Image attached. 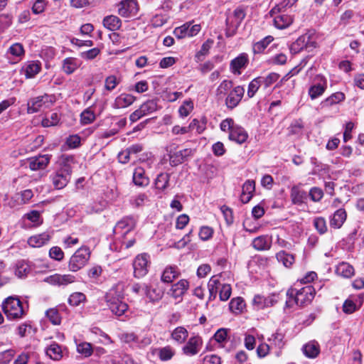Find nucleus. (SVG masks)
<instances>
[{
	"label": "nucleus",
	"instance_id": "nucleus-21",
	"mask_svg": "<svg viewBox=\"0 0 364 364\" xmlns=\"http://www.w3.org/2000/svg\"><path fill=\"white\" fill-rule=\"evenodd\" d=\"M50 236L48 232H43L30 237L28 244L32 247H41L48 242Z\"/></svg>",
	"mask_w": 364,
	"mask_h": 364
},
{
	"label": "nucleus",
	"instance_id": "nucleus-54",
	"mask_svg": "<svg viewBox=\"0 0 364 364\" xmlns=\"http://www.w3.org/2000/svg\"><path fill=\"white\" fill-rule=\"evenodd\" d=\"M16 352L13 349H9L0 353V363L7 364L14 357Z\"/></svg>",
	"mask_w": 364,
	"mask_h": 364
},
{
	"label": "nucleus",
	"instance_id": "nucleus-23",
	"mask_svg": "<svg viewBox=\"0 0 364 364\" xmlns=\"http://www.w3.org/2000/svg\"><path fill=\"white\" fill-rule=\"evenodd\" d=\"M133 182L137 186H146L149 183V179L145 174L142 167H136L133 173Z\"/></svg>",
	"mask_w": 364,
	"mask_h": 364
},
{
	"label": "nucleus",
	"instance_id": "nucleus-1",
	"mask_svg": "<svg viewBox=\"0 0 364 364\" xmlns=\"http://www.w3.org/2000/svg\"><path fill=\"white\" fill-rule=\"evenodd\" d=\"M71 156H63L60 167L50 175L53 186L56 189H62L67 186L72 174L71 163L73 162Z\"/></svg>",
	"mask_w": 364,
	"mask_h": 364
},
{
	"label": "nucleus",
	"instance_id": "nucleus-13",
	"mask_svg": "<svg viewBox=\"0 0 364 364\" xmlns=\"http://www.w3.org/2000/svg\"><path fill=\"white\" fill-rule=\"evenodd\" d=\"M107 302L110 311L117 317L125 315L128 310V305L119 299H109Z\"/></svg>",
	"mask_w": 364,
	"mask_h": 364
},
{
	"label": "nucleus",
	"instance_id": "nucleus-22",
	"mask_svg": "<svg viewBox=\"0 0 364 364\" xmlns=\"http://www.w3.org/2000/svg\"><path fill=\"white\" fill-rule=\"evenodd\" d=\"M272 244L271 237L267 235H261L255 238L252 241V247L258 251H264L270 249Z\"/></svg>",
	"mask_w": 364,
	"mask_h": 364
},
{
	"label": "nucleus",
	"instance_id": "nucleus-18",
	"mask_svg": "<svg viewBox=\"0 0 364 364\" xmlns=\"http://www.w3.org/2000/svg\"><path fill=\"white\" fill-rule=\"evenodd\" d=\"M248 63L247 55L245 53L240 54L230 62V69L234 74L240 75V69L244 68Z\"/></svg>",
	"mask_w": 364,
	"mask_h": 364
},
{
	"label": "nucleus",
	"instance_id": "nucleus-25",
	"mask_svg": "<svg viewBox=\"0 0 364 364\" xmlns=\"http://www.w3.org/2000/svg\"><path fill=\"white\" fill-rule=\"evenodd\" d=\"M346 217L347 214L344 209L341 208L337 210L331 218V227L335 229L340 228L346 221Z\"/></svg>",
	"mask_w": 364,
	"mask_h": 364
},
{
	"label": "nucleus",
	"instance_id": "nucleus-59",
	"mask_svg": "<svg viewBox=\"0 0 364 364\" xmlns=\"http://www.w3.org/2000/svg\"><path fill=\"white\" fill-rule=\"evenodd\" d=\"M119 83L116 76L110 75L105 79V87L107 90L112 91Z\"/></svg>",
	"mask_w": 364,
	"mask_h": 364
},
{
	"label": "nucleus",
	"instance_id": "nucleus-63",
	"mask_svg": "<svg viewBox=\"0 0 364 364\" xmlns=\"http://www.w3.org/2000/svg\"><path fill=\"white\" fill-rule=\"evenodd\" d=\"M46 0H36L32 6V11L35 14H39L44 11L46 6Z\"/></svg>",
	"mask_w": 364,
	"mask_h": 364
},
{
	"label": "nucleus",
	"instance_id": "nucleus-10",
	"mask_svg": "<svg viewBox=\"0 0 364 364\" xmlns=\"http://www.w3.org/2000/svg\"><path fill=\"white\" fill-rule=\"evenodd\" d=\"M245 94V88L242 86L235 87L228 95L225 99V105L228 109H233L241 102Z\"/></svg>",
	"mask_w": 364,
	"mask_h": 364
},
{
	"label": "nucleus",
	"instance_id": "nucleus-9",
	"mask_svg": "<svg viewBox=\"0 0 364 364\" xmlns=\"http://www.w3.org/2000/svg\"><path fill=\"white\" fill-rule=\"evenodd\" d=\"M149 255L141 254L136 257L133 262L134 275L141 278L148 272Z\"/></svg>",
	"mask_w": 364,
	"mask_h": 364
},
{
	"label": "nucleus",
	"instance_id": "nucleus-3",
	"mask_svg": "<svg viewBox=\"0 0 364 364\" xmlns=\"http://www.w3.org/2000/svg\"><path fill=\"white\" fill-rule=\"evenodd\" d=\"M55 102L53 95L45 94L31 98L27 103V112L33 114L41 111L43 109L48 108Z\"/></svg>",
	"mask_w": 364,
	"mask_h": 364
},
{
	"label": "nucleus",
	"instance_id": "nucleus-26",
	"mask_svg": "<svg viewBox=\"0 0 364 364\" xmlns=\"http://www.w3.org/2000/svg\"><path fill=\"white\" fill-rule=\"evenodd\" d=\"M103 26L109 31H117L122 26L121 19L114 15L105 16L102 21Z\"/></svg>",
	"mask_w": 364,
	"mask_h": 364
},
{
	"label": "nucleus",
	"instance_id": "nucleus-2",
	"mask_svg": "<svg viewBox=\"0 0 364 364\" xmlns=\"http://www.w3.org/2000/svg\"><path fill=\"white\" fill-rule=\"evenodd\" d=\"M2 309L9 319H20L25 315L22 303L17 297L9 296L2 303Z\"/></svg>",
	"mask_w": 364,
	"mask_h": 364
},
{
	"label": "nucleus",
	"instance_id": "nucleus-32",
	"mask_svg": "<svg viewBox=\"0 0 364 364\" xmlns=\"http://www.w3.org/2000/svg\"><path fill=\"white\" fill-rule=\"evenodd\" d=\"M345 100V95L341 92H337L332 94L323 102L321 105L322 107H328L333 105L338 104Z\"/></svg>",
	"mask_w": 364,
	"mask_h": 364
},
{
	"label": "nucleus",
	"instance_id": "nucleus-11",
	"mask_svg": "<svg viewBox=\"0 0 364 364\" xmlns=\"http://www.w3.org/2000/svg\"><path fill=\"white\" fill-rule=\"evenodd\" d=\"M51 155L39 154L27 159L28 167L31 171H36L45 169L50 163Z\"/></svg>",
	"mask_w": 364,
	"mask_h": 364
},
{
	"label": "nucleus",
	"instance_id": "nucleus-48",
	"mask_svg": "<svg viewBox=\"0 0 364 364\" xmlns=\"http://www.w3.org/2000/svg\"><path fill=\"white\" fill-rule=\"evenodd\" d=\"M140 108L144 114L146 115L157 109V103L154 100H150L143 103Z\"/></svg>",
	"mask_w": 364,
	"mask_h": 364
},
{
	"label": "nucleus",
	"instance_id": "nucleus-31",
	"mask_svg": "<svg viewBox=\"0 0 364 364\" xmlns=\"http://www.w3.org/2000/svg\"><path fill=\"white\" fill-rule=\"evenodd\" d=\"M180 274L179 271L176 267H166L161 275V281L166 283H171L177 278Z\"/></svg>",
	"mask_w": 364,
	"mask_h": 364
},
{
	"label": "nucleus",
	"instance_id": "nucleus-49",
	"mask_svg": "<svg viewBox=\"0 0 364 364\" xmlns=\"http://www.w3.org/2000/svg\"><path fill=\"white\" fill-rule=\"evenodd\" d=\"M77 350L85 357H89L92 353V347L90 343L82 342L77 346Z\"/></svg>",
	"mask_w": 364,
	"mask_h": 364
},
{
	"label": "nucleus",
	"instance_id": "nucleus-17",
	"mask_svg": "<svg viewBox=\"0 0 364 364\" xmlns=\"http://www.w3.org/2000/svg\"><path fill=\"white\" fill-rule=\"evenodd\" d=\"M255 191V182L253 180H247L242 186L240 200L243 203H247L253 196Z\"/></svg>",
	"mask_w": 364,
	"mask_h": 364
},
{
	"label": "nucleus",
	"instance_id": "nucleus-62",
	"mask_svg": "<svg viewBox=\"0 0 364 364\" xmlns=\"http://www.w3.org/2000/svg\"><path fill=\"white\" fill-rule=\"evenodd\" d=\"M259 78L261 79L262 84H264L265 87H269L278 80L279 75L275 73H271L267 77H259Z\"/></svg>",
	"mask_w": 364,
	"mask_h": 364
},
{
	"label": "nucleus",
	"instance_id": "nucleus-41",
	"mask_svg": "<svg viewBox=\"0 0 364 364\" xmlns=\"http://www.w3.org/2000/svg\"><path fill=\"white\" fill-rule=\"evenodd\" d=\"M158 356L162 361L171 360L175 354L174 350L169 346L160 348L157 350Z\"/></svg>",
	"mask_w": 364,
	"mask_h": 364
},
{
	"label": "nucleus",
	"instance_id": "nucleus-19",
	"mask_svg": "<svg viewBox=\"0 0 364 364\" xmlns=\"http://www.w3.org/2000/svg\"><path fill=\"white\" fill-rule=\"evenodd\" d=\"M248 134L241 127L235 125L229 134V139L240 144H243L247 139Z\"/></svg>",
	"mask_w": 364,
	"mask_h": 364
},
{
	"label": "nucleus",
	"instance_id": "nucleus-56",
	"mask_svg": "<svg viewBox=\"0 0 364 364\" xmlns=\"http://www.w3.org/2000/svg\"><path fill=\"white\" fill-rule=\"evenodd\" d=\"M232 86V82L231 80H223L220 84L216 90V95L218 96L225 95L226 92L230 90Z\"/></svg>",
	"mask_w": 364,
	"mask_h": 364
},
{
	"label": "nucleus",
	"instance_id": "nucleus-14",
	"mask_svg": "<svg viewBox=\"0 0 364 364\" xmlns=\"http://www.w3.org/2000/svg\"><path fill=\"white\" fill-rule=\"evenodd\" d=\"M75 277L70 274H55L45 279V282L53 285H68L74 282Z\"/></svg>",
	"mask_w": 364,
	"mask_h": 364
},
{
	"label": "nucleus",
	"instance_id": "nucleus-29",
	"mask_svg": "<svg viewBox=\"0 0 364 364\" xmlns=\"http://www.w3.org/2000/svg\"><path fill=\"white\" fill-rule=\"evenodd\" d=\"M46 355L54 360H60L63 356V351L61 346L57 343H51L46 350Z\"/></svg>",
	"mask_w": 364,
	"mask_h": 364
},
{
	"label": "nucleus",
	"instance_id": "nucleus-28",
	"mask_svg": "<svg viewBox=\"0 0 364 364\" xmlns=\"http://www.w3.org/2000/svg\"><path fill=\"white\" fill-rule=\"evenodd\" d=\"M323 82H319L311 86L309 89V95L311 100H315L323 94L326 87L327 82L325 79H323Z\"/></svg>",
	"mask_w": 364,
	"mask_h": 364
},
{
	"label": "nucleus",
	"instance_id": "nucleus-4",
	"mask_svg": "<svg viewBox=\"0 0 364 364\" xmlns=\"http://www.w3.org/2000/svg\"><path fill=\"white\" fill-rule=\"evenodd\" d=\"M90 258V251L87 247L79 248L70 257L69 261V269L72 272H77L82 268Z\"/></svg>",
	"mask_w": 364,
	"mask_h": 364
},
{
	"label": "nucleus",
	"instance_id": "nucleus-51",
	"mask_svg": "<svg viewBox=\"0 0 364 364\" xmlns=\"http://www.w3.org/2000/svg\"><path fill=\"white\" fill-rule=\"evenodd\" d=\"M220 286V282L218 279H215V277H212L208 284V287L210 292V297L215 298L218 289H219Z\"/></svg>",
	"mask_w": 364,
	"mask_h": 364
},
{
	"label": "nucleus",
	"instance_id": "nucleus-64",
	"mask_svg": "<svg viewBox=\"0 0 364 364\" xmlns=\"http://www.w3.org/2000/svg\"><path fill=\"white\" fill-rule=\"evenodd\" d=\"M213 234V230L208 226H203L199 232L200 238L203 240H208L212 237Z\"/></svg>",
	"mask_w": 364,
	"mask_h": 364
},
{
	"label": "nucleus",
	"instance_id": "nucleus-57",
	"mask_svg": "<svg viewBox=\"0 0 364 364\" xmlns=\"http://www.w3.org/2000/svg\"><path fill=\"white\" fill-rule=\"evenodd\" d=\"M287 301L285 303V309H289L293 307L294 304H296V293L295 289L291 288L287 291Z\"/></svg>",
	"mask_w": 364,
	"mask_h": 364
},
{
	"label": "nucleus",
	"instance_id": "nucleus-60",
	"mask_svg": "<svg viewBox=\"0 0 364 364\" xmlns=\"http://www.w3.org/2000/svg\"><path fill=\"white\" fill-rule=\"evenodd\" d=\"M232 289L230 284H223L220 290V299L221 301H227L231 295Z\"/></svg>",
	"mask_w": 364,
	"mask_h": 364
},
{
	"label": "nucleus",
	"instance_id": "nucleus-15",
	"mask_svg": "<svg viewBox=\"0 0 364 364\" xmlns=\"http://www.w3.org/2000/svg\"><path fill=\"white\" fill-rule=\"evenodd\" d=\"M189 283L186 279H181L177 283L172 285L168 294L175 299H181L183 294L187 291Z\"/></svg>",
	"mask_w": 364,
	"mask_h": 364
},
{
	"label": "nucleus",
	"instance_id": "nucleus-35",
	"mask_svg": "<svg viewBox=\"0 0 364 364\" xmlns=\"http://www.w3.org/2000/svg\"><path fill=\"white\" fill-rule=\"evenodd\" d=\"M79 66L75 58H66L63 62V70L68 75L72 74Z\"/></svg>",
	"mask_w": 364,
	"mask_h": 364
},
{
	"label": "nucleus",
	"instance_id": "nucleus-46",
	"mask_svg": "<svg viewBox=\"0 0 364 364\" xmlns=\"http://www.w3.org/2000/svg\"><path fill=\"white\" fill-rule=\"evenodd\" d=\"M260 80L261 79L259 78L258 77L252 80L249 83L247 90V96L249 98L253 97L257 91L258 90L259 87L261 86V85H262Z\"/></svg>",
	"mask_w": 364,
	"mask_h": 364
},
{
	"label": "nucleus",
	"instance_id": "nucleus-6",
	"mask_svg": "<svg viewBox=\"0 0 364 364\" xmlns=\"http://www.w3.org/2000/svg\"><path fill=\"white\" fill-rule=\"evenodd\" d=\"M136 225V219L133 216H126L117 222L114 228L117 235L124 237L127 233L132 231Z\"/></svg>",
	"mask_w": 364,
	"mask_h": 364
},
{
	"label": "nucleus",
	"instance_id": "nucleus-38",
	"mask_svg": "<svg viewBox=\"0 0 364 364\" xmlns=\"http://www.w3.org/2000/svg\"><path fill=\"white\" fill-rule=\"evenodd\" d=\"M336 272L343 277L350 278L354 274V269L348 263L342 262L338 265Z\"/></svg>",
	"mask_w": 364,
	"mask_h": 364
},
{
	"label": "nucleus",
	"instance_id": "nucleus-61",
	"mask_svg": "<svg viewBox=\"0 0 364 364\" xmlns=\"http://www.w3.org/2000/svg\"><path fill=\"white\" fill-rule=\"evenodd\" d=\"M284 335L280 332H276L272 334V338L269 339L272 341L276 346L279 348H282L284 347L285 342L284 341Z\"/></svg>",
	"mask_w": 364,
	"mask_h": 364
},
{
	"label": "nucleus",
	"instance_id": "nucleus-45",
	"mask_svg": "<svg viewBox=\"0 0 364 364\" xmlns=\"http://www.w3.org/2000/svg\"><path fill=\"white\" fill-rule=\"evenodd\" d=\"M46 316L53 325H59L61 322V317L56 309L47 310Z\"/></svg>",
	"mask_w": 364,
	"mask_h": 364
},
{
	"label": "nucleus",
	"instance_id": "nucleus-34",
	"mask_svg": "<svg viewBox=\"0 0 364 364\" xmlns=\"http://www.w3.org/2000/svg\"><path fill=\"white\" fill-rule=\"evenodd\" d=\"M188 336V331L182 326L176 328L171 333V338L179 344L183 343Z\"/></svg>",
	"mask_w": 364,
	"mask_h": 364
},
{
	"label": "nucleus",
	"instance_id": "nucleus-55",
	"mask_svg": "<svg viewBox=\"0 0 364 364\" xmlns=\"http://www.w3.org/2000/svg\"><path fill=\"white\" fill-rule=\"evenodd\" d=\"M309 195L312 201L319 202L323 196V192L318 187H313L310 189Z\"/></svg>",
	"mask_w": 364,
	"mask_h": 364
},
{
	"label": "nucleus",
	"instance_id": "nucleus-30",
	"mask_svg": "<svg viewBox=\"0 0 364 364\" xmlns=\"http://www.w3.org/2000/svg\"><path fill=\"white\" fill-rule=\"evenodd\" d=\"M274 17V25L279 29H284L289 26L292 22L293 18L291 16L287 14H280Z\"/></svg>",
	"mask_w": 364,
	"mask_h": 364
},
{
	"label": "nucleus",
	"instance_id": "nucleus-5",
	"mask_svg": "<svg viewBox=\"0 0 364 364\" xmlns=\"http://www.w3.org/2000/svg\"><path fill=\"white\" fill-rule=\"evenodd\" d=\"M117 13L124 18L135 16L139 11L136 0H122L117 4Z\"/></svg>",
	"mask_w": 364,
	"mask_h": 364
},
{
	"label": "nucleus",
	"instance_id": "nucleus-58",
	"mask_svg": "<svg viewBox=\"0 0 364 364\" xmlns=\"http://www.w3.org/2000/svg\"><path fill=\"white\" fill-rule=\"evenodd\" d=\"M193 108V102L191 101H185L179 107L178 112L181 117H187Z\"/></svg>",
	"mask_w": 364,
	"mask_h": 364
},
{
	"label": "nucleus",
	"instance_id": "nucleus-39",
	"mask_svg": "<svg viewBox=\"0 0 364 364\" xmlns=\"http://www.w3.org/2000/svg\"><path fill=\"white\" fill-rule=\"evenodd\" d=\"M304 354L309 358H316L319 353V346L315 342H309L304 348Z\"/></svg>",
	"mask_w": 364,
	"mask_h": 364
},
{
	"label": "nucleus",
	"instance_id": "nucleus-43",
	"mask_svg": "<svg viewBox=\"0 0 364 364\" xmlns=\"http://www.w3.org/2000/svg\"><path fill=\"white\" fill-rule=\"evenodd\" d=\"M273 40L272 36H267L264 39L255 43L253 45V52L255 53H261L264 49L267 47V46L272 42Z\"/></svg>",
	"mask_w": 364,
	"mask_h": 364
},
{
	"label": "nucleus",
	"instance_id": "nucleus-33",
	"mask_svg": "<svg viewBox=\"0 0 364 364\" xmlns=\"http://www.w3.org/2000/svg\"><path fill=\"white\" fill-rule=\"evenodd\" d=\"M298 0H283L279 4L275 5L269 11L270 16H274L276 14L284 11L287 8L291 7Z\"/></svg>",
	"mask_w": 364,
	"mask_h": 364
},
{
	"label": "nucleus",
	"instance_id": "nucleus-47",
	"mask_svg": "<svg viewBox=\"0 0 364 364\" xmlns=\"http://www.w3.org/2000/svg\"><path fill=\"white\" fill-rule=\"evenodd\" d=\"M85 295L80 292H75L72 294L68 298V303L70 305L77 306L80 303L85 301Z\"/></svg>",
	"mask_w": 364,
	"mask_h": 364
},
{
	"label": "nucleus",
	"instance_id": "nucleus-8",
	"mask_svg": "<svg viewBox=\"0 0 364 364\" xmlns=\"http://www.w3.org/2000/svg\"><path fill=\"white\" fill-rule=\"evenodd\" d=\"M203 341L200 336L190 337L187 343L183 346V353L187 356H194L202 349Z\"/></svg>",
	"mask_w": 364,
	"mask_h": 364
},
{
	"label": "nucleus",
	"instance_id": "nucleus-37",
	"mask_svg": "<svg viewBox=\"0 0 364 364\" xmlns=\"http://www.w3.org/2000/svg\"><path fill=\"white\" fill-rule=\"evenodd\" d=\"M245 307V301L241 297L232 299L229 304L230 310L235 314H240Z\"/></svg>",
	"mask_w": 364,
	"mask_h": 364
},
{
	"label": "nucleus",
	"instance_id": "nucleus-44",
	"mask_svg": "<svg viewBox=\"0 0 364 364\" xmlns=\"http://www.w3.org/2000/svg\"><path fill=\"white\" fill-rule=\"evenodd\" d=\"M95 114L90 108H87L80 114V122L82 124H89L95 119Z\"/></svg>",
	"mask_w": 364,
	"mask_h": 364
},
{
	"label": "nucleus",
	"instance_id": "nucleus-40",
	"mask_svg": "<svg viewBox=\"0 0 364 364\" xmlns=\"http://www.w3.org/2000/svg\"><path fill=\"white\" fill-rule=\"evenodd\" d=\"M276 257L279 262H282L286 267H290L294 262L293 255L289 254L285 251H280L276 255Z\"/></svg>",
	"mask_w": 364,
	"mask_h": 364
},
{
	"label": "nucleus",
	"instance_id": "nucleus-7",
	"mask_svg": "<svg viewBox=\"0 0 364 364\" xmlns=\"http://www.w3.org/2000/svg\"><path fill=\"white\" fill-rule=\"evenodd\" d=\"M296 304L300 306H306L311 302L315 295V289L311 286H306L299 290L295 289Z\"/></svg>",
	"mask_w": 364,
	"mask_h": 364
},
{
	"label": "nucleus",
	"instance_id": "nucleus-53",
	"mask_svg": "<svg viewBox=\"0 0 364 364\" xmlns=\"http://www.w3.org/2000/svg\"><path fill=\"white\" fill-rule=\"evenodd\" d=\"M246 16L245 9L242 7H237L233 11V16L235 18V29L238 28V26L240 25L242 21L245 18Z\"/></svg>",
	"mask_w": 364,
	"mask_h": 364
},
{
	"label": "nucleus",
	"instance_id": "nucleus-24",
	"mask_svg": "<svg viewBox=\"0 0 364 364\" xmlns=\"http://www.w3.org/2000/svg\"><path fill=\"white\" fill-rule=\"evenodd\" d=\"M135 97L129 94H121L114 102L113 107L115 109H122L129 107L134 102Z\"/></svg>",
	"mask_w": 364,
	"mask_h": 364
},
{
	"label": "nucleus",
	"instance_id": "nucleus-52",
	"mask_svg": "<svg viewBox=\"0 0 364 364\" xmlns=\"http://www.w3.org/2000/svg\"><path fill=\"white\" fill-rule=\"evenodd\" d=\"M60 120V117L58 113L54 112L50 114L49 118L46 117L43 119L41 124L44 127H48L56 125Z\"/></svg>",
	"mask_w": 364,
	"mask_h": 364
},
{
	"label": "nucleus",
	"instance_id": "nucleus-20",
	"mask_svg": "<svg viewBox=\"0 0 364 364\" xmlns=\"http://www.w3.org/2000/svg\"><path fill=\"white\" fill-rule=\"evenodd\" d=\"M164 289L159 287H149L147 284L144 285V294L152 302L158 301L161 299L164 296Z\"/></svg>",
	"mask_w": 364,
	"mask_h": 364
},
{
	"label": "nucleus",
	"instance_id": "nucleus-27",
	"mask_svg": "<svg viewBox=\"0 0 364 364\" xmlns=\"http://www.w3.org/2000/svg\"><path fill=\"white\" fill-rule=\"evenodd\" d=\"M290 197L293 204L301 205L306 198V193L301 190L298 186H294L291 189Z\"/></svg>",
	"mask_w": 364,
	"mask_h": 364
},
{
	"label": "nucleus",
	"instance_id": "nucleus-42",
	"mask_svg": "<svg viewBox=\"0 0 364 364\" xmlns=\"http://www.w3.org/2000/svg\"><path fill=\"white\" fill-rule=\"evenodd\" d=\"M41 70V65L38 62L29 63L25 69V75L27 78L33 77Z\"/></svg>",
	"mask_w": 364,
	"mask_h": 364
},
{
	"label": "nucleus",
	"instance_id": "nucleus-16",
	"mask_svg": "<svg viewBox=\"0 0 364 364\" xmlns=\"http://www.w3.org/2000/svg\"><path fill=\"white\" fill-rule=\"evenodd\" d=\"M193 154L191 149H184L169 154L170 164L172 166H176L182 164L184 161Z\"/></svg>",
	"mask_w": 364,
	"mask_h": 364
},
{
	"label": "nucleus",
	"instance_id": "nucleus-12",
	"mask_svg": "<svg viewBox=\"0 0 364 364\" xmlns=\"http://www.w3.org/2000/svg\"><path fill=\"white\" fill-rule=\"evenodd\" d=\"M279 301V295L272 294L267 297L259 294L255 295L252 300V304L257 309H263L275 305Z\"/></svg>",
	"mask_w": 364,
	"mask_h": 364
},
{
	"label": "nucleus",
	"instance_id": "nucleus-50",
	"mask_svg": "<svg viewBox=\"0 0 364 364\" xmlns=\"http://www.w3.org/2000/svg\"><path fill=\"white\" fill-rule=\"evenodd\" d=\"M314 225L316 230L321 234H324L327 231L326 221L324 218L318 217L314 220Z\"/></svg>",
	"mask_w": 364,
	"mask_h": 364
},
{
	"label": "nucleus",
	"instance_id": "nucleus-36",
	"mask_svg": "<svg viewBox=\"0 0 364 364\" xmlns=\"http://www.w3.org/2000/svg\"><path fill=\"white\" fill-rule=\"evenodd\" d=\"M170 180V174L168 173H161L159 174L155 179L156 188L164 191L168 186V182Z\"/></svg>",
	"mask_w": 364,
	"mask_h": 364
}]
</instances>
